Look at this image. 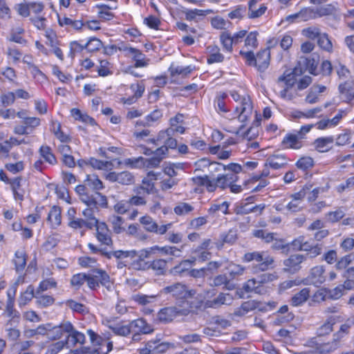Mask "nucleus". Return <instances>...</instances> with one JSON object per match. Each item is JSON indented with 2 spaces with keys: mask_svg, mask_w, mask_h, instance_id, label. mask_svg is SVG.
<instances>
[{
  "mask_svg": "<svg viewBox=\"0 0 354 354\" xmlns=\"http://www.w3.org/2000/svg\"><path fill=\"white\" fill-rule=\"evenodd\" d=\"M131 333H139L148 334L151 333L153 329L151 325L148 324L144 319H138L131 322L129 324Z\"/></svg>",
  "mask_w": 354,
  "mask_h": 354,
  "instance_id": "nucleus-16",
  "label": "nucleus"
},
{
  "mask_svg": "<svg viewBox=\"0 0 354 354\" xmlns=\"http://www.w3.org/2000/svg\"><path fill=\"white\" fill-rule=\"evenodd\" d=\"M57 282L53 278H48L41 281L36 290L37 295L50 288H56Z\"/></svg>",
  "mask_w": 354,
  "mask_h": 354,
  "instance_id": "nucleus-53",
  "label": "nucleus"
},
{
  "mask_svg": "<svg viewBox=\"0 0 354 354\" xmlns=\"http://www.w3.org/2000/svg\"><path fill=\"white\" fill-rule=\"evenodd\" d=\"M306 259V256L303 254H292L283 261L284 270L291 273H295L301 269V263Z\"/></svg>",
  "mask_w": 354,
  "mask_h": 354,
  "instance_id": "nucleus-13",
  "label": "nucleus"
},
{
  "mask_svg": "<svg viewBox=\"0 0 354 354\" xmlns=\"http://www.w3.org/2000/svg\"><path fill=\"white\" fill-rule=\"evenodd\" d=\"M345 216V213L342 208H338L335 211H331L325 214V219L327 222L334 223L338 222Z\"/></svg>",
  "mask_w": 354,
  "mask_h": 354,
  "instance_id": "nucleus-44",
  "label": "nucleus"
},
{
  "mask_svg": "<svg viewBox=\"0 0 354 354\" xmlns=\"http://www.w3.org/2000/svg\"><path fill=\"white\" fill-rule=\"evenodd\" d=\"M106 179L111 183L117 182L124 185H132L134 183L135 180L133 175L128 171L119 173L115 171L109 172L106 174Z\"/></svg>",
  "mask_w": 354,
  "mask_h": 354,
  "instance_id": "nucleus-12",
  "label": "nucleus"
},
{
  "mask_svg": "<svg viewBox=\"0 0 354 354\" xmlns=\"http://www.w3.org/2000/svg\"><path fill=\"white\" fill-rule=\"evenodd\" d=\"M48 326L41 324L35 329H26L24 332V335L27 338L35 337L37 335L46 336Z\"/></svg>",
  "mask_w": 354,
  "mask_h": 354,
  "instance_id": "nucleus-40",
  "label": "nucleus"
},
{
  "mask_svg": "<svg viewBox=\"0 0 354 354\" xmlns=\"http://www.w3.org/2000/svg\"><path fill=\"white\" fill-rule=\"evenodd\" d=\"M17 272L23 271L26 266L27 255L24 250H18L15 253V257L12 260Z\"/></svg>",
  "mask_w": 354,
  "mask_h": 354,
  "instance_id": "nucleus-25",
  "label": "nucleus"
},
{
  "mask_svg": "<svg viewBox=\"0 0 354 354\" xmlns=\"http://www.w3.org/2000/svg\"><path fill=\"white\" fill-rule=\"evenodd\" d=\"M339 90L344 101L350 103L354 100V83L352 81H346L339 84Z\"/></svg>",
  "mask_w": 354,
  "mask_h": 354,
  "instance_id": "nucleus-18",
  "label": "nucleus"
},
{
  "mask_svg": "<svg viewBox=\"0 0 354 354\" xmlns=\"http://www.w3.org/2000/svg\"><path fill=\"white\" fill-rule=\"evenodd\" d=\"M50 131L62 142H66L70 140L69 136L62 131L61 124L59 122L51 121Z\"/></svg>",
  "mask_w": 354,
  "mask_h": 354,
  "instance_id": "nucleus-32",
  "label": "nucleus"
},
{
  "mask_svg": "<svg viewBox=\"0 0 354 354\" xmlns=\"http://www.w3.org/2000/svg\"><path fill=\"white\" fill-rule=\"evenodd\" d=\"M59 24L60 26H63L64 25L66 26H70L73 29L79 30L82 27H84V24L81 20H73L68 17H64L62 19H59Z\"/></svg>",
  "mask_w": 354,
  "mask_h": 354,
  "instance_id": "nucleus-52",
  "label": "nucleus"
},
{
  "mask_svg": "<svg viewBox=\"0 0 354 354\" xmlns=\"http://www.w3.org/2000/svg\"><path fill=\"white\" fill-rule=\"evenodd\" d=\"M94 207L93 206H88V207L85 208L82 211V215L85 218V221L86 223H89L92 224V229L99 221L98 219L95 218L94 216Z\"/></svg>",
  "mask_w": 354,
  "mask_h": 354,
  "instance_id": "nucleus-49",
  "label": "nucleus"
},
{
  "mask_svg": "<svg viewBox=\"0 0 354 354\" xmlns=\"http://www.w3.org/2000/svg\"><path fill=\"white\" fill-rule=\"evenodd\" d=\"M314 165V160L309 156L302 157L297 160L296 166L297 168L303 170H307Z\"/></svg>",
  "mask_w": 354,
  "mask_h": 354,
  "instance_id": "nucleus-63",
  "label": "nucleus"
},
{
  "mask_svg": "<svg viewBox=\"0 0 354 354\" xmlns=\"http://www.w3.org/2000/svg\"><path fill=\"white\" fill-rule=\"evenodd\" d=\"M189 310L185 308H180L176 306H170L162 308L158 313L157 318L162 323H169L180 316H187Z\"/></svg>",
  "mask_w": 354,
  "mask_h": 354,
  "instance_id": "nucleus-6",
  "label": "nucleus"
},
{
  "mask_svg": "<svg viewBox=\"0 0 354 354\" xmlns=\"http://www.w3.org/2000/svg\"><path fill=\"white\" fill-rule=\"evenodd\" d=\"M296 82L297 77L292 75L289 70L285 71L283 73L277 78V82L278 84L284 82L286 84V87L280 92V96L282 98L288 100L291 99L290 96H288V92L290 88H292L295 85Z\"/></svg>",
  "mask_w": 354,
  "mask_h": 354,
  "instance_id": "nucleus-11",
  "label": "nucleus"
},
{
  "mask_svg": "<svg viewBox=\"0 0 354 354\" xmlns=\"http://www.w3.org/2000/svg\"><path fill=\"white\" fill-rule=\"evenodd\" d=\"M133 300L138 304L145 306L155 300L156 295H146L142 294H136L133 296Z\"/></svg>",
  "mask_w": 354,
  "mask_h": 354,
  "instance_id": "nucleus-59",
  "label": "nucleus"
},
{
  "mask_svg": "<svg viewBox=\"0 0 354 354\" xmlns=\"http://www.w3.org/2000/svg\"><path fill=\"white\" fill-rule=\"evenodd\" d=\"M259 0H250L249 2V12L248 17L250 19H254L263 15L267 8L264 5H261L259 8H256V4Z\"/></svg>",
  "mask_w": 354,
  "mask_h": 354,
  "instance_id": "nucleus-31",
  "label": "nucleus"
},
{
  "mask_svg": "<svg viewBox=\"0 0 354 354\" xmlns=\"http://www.w3.org/2000/svg\"><path fill=\"white\" fill-rule=\"evenodd\" d=\"M231 96L235 101L241 100V105L236 107V111L239 112V120L243 122L252 114V106L249 97H241V95L235 91L230 92Z\"/></svg>",
  "mask_w": 354,
  "mask_h": 354,
  "instance_id": "nucleus-5",
  "label": "nucleus"
},
{
  "mask_svg": "<svg viewBox=\"0 0 354 354\" xmlns=\"http://www.w3.org/2000/svg\"><path fill=\"white\" fill-rule=\"evenodd\" d=\"M40 155L44 160L51 165L57 162L56 158L51 151V149L48 146H41L39 149Z\"/></svg>",
  "mask_w": 354,
  "mask_h": 354,
  "instance_id": "nucleus-51",
  "label": "nucleus"
},
{
  "mask_svg": "<svg viewBox=\"0 0 354 354\" xmlns=\"http://www.w3.org/2000/svg\"><path fill=\"white\" fill-rule=\"evenodd\" d=\"M158 179V174L153 171L148 172L147 176L143 178L140 186L135 189L137 194H151L156 192L154 181Z\"/></svg>",
  "mask_w": 354,
  "mask_h": 354,
  "instance_id": "nucleus-9",
  "label": "nucleus"
},
{
  "mask_svg": "<svg viewBox=\"0 0 354 354\" xmlns=\"http://www.w3.org/2000/svg\"><path fill=\"white\" fill-rule=\"evenodd\" d=\"M110 222L114 232L116 234H120L124 230V228L122 227L124 219L121 216H113L110 218Z\"/></svg>",
  "mask_w": 354,
  "mask_h": 354,
  "instance_id": "nucleus-60",
  "label": "nucleus"
},
{
  "mask_svg": "<svg viewBox=\"0 0 354 354\" xmlns=\"http://www.w3.org/2000/svg\"><path fill=\"white\" fill-rule=\"evenodd\" d=\"M139 221L146 231L154 233L157 223L151 216L147 215L142 216Z\"/></svg>",
  "mask_w": 354,
  "mask_h": 354,
  "instance_id": "nucleus-43",
  "label": "nucleus"
},
{
  "mask_svg": "<svg viewBox=\"0 0 354 354\" xmlns=\"http://www.w3.org/2000/svg\"><path fill=\"white\" fill-rule=\"evenodd\" d=\"M161 292L164 295H169L176 299L193 298L196 294L195 290L189 289L185 284L180 282H176L165 287Z\"/></svg>",
  "mask_w": 354,
  "mask_h": 354,
  "instance_id": "nucleus-3",
  "label": "nucleus"
},
{
  "mask_svg": "<svg viewBox=\"0 0 354 354\" xmlns=\"http://www.w3.org/2000/svg\"><path fill=\"white\" fill-rule=\"evenodd\" d=\"M242 260L245 263L256 261L257 264L253 267L255 272H263L272 267L274 262V257L266 251H254L245 253Z\"/></svg>",
  "mask_w": 354,
  "mask_h": 354,
  "instance_id": "nucleus-1",
  "label": "nucleus"
},
{
  "mask_svg": "<svg viewBox=\"0 0 354 354\" xmlns=\"http://www.w3.org/2000/svg\"><path fill=\"white\" fill-rule=\"evenodd\" d=\"M288 165V160L285 156L274 155L269 157L266 162V167L269 166L273 169H279Z\"/></svg>",
  "mask_w": 354,
  "mask_h": 354,
  "instance_id": "nucleus-21",
  "label": "nucleus"
},
{
  "mask_svg": "<svg viewBox=\"0 0 354 354\" xmlns=\"http://www.w3.org/2000/svg\"><path fill=\"white\" fill-rule=\"evenodd\" d=\"M192 181L194 185L205 186L208 192H212L215 190L214 181L210 180L207 176L193 177Z\"/></svg>",
  "mask_w": 354,
  "mask_h": 354,
  "instance_id": "nucleus-30",
  "label": "nucleus"
},
{
  "mask_svg": "<svg viewBox=\"0 0 354 354\" xmlns=\"http://www.w3.org/2000/svg\"><path fill=\"white\" fill-rule=\"evenodd\" d=\"M67 339L64 342L66 346H75L77 344H83L85 341V336L83 333L78 332L74 329H73L70 332H67Z\"/></svg>",
  "mask_w": 354,
  "mask_h": 354,
  "instance_id": "nucleus-22",
  "label": "nucleus"
},
{
  "mask_svg": "<svg viewBox=\"0 0 354 354\" xmlns=\"http://www.w3.org/2000/svg\"><path fill=\"white\" fill-rule=\"evenodd\" d=\"M333 141V137L319 138L314 141L313 145L319 152H326L329 149L328 145Z\"/></svg>",
  "mask_w": 354,
  "mask_h": 354,
  "instance_id": "nucleus-36",
  "label": "nucleus"
},
{
  "mask_svg": "<svg viewBox=\"0 0 354 354\" xmlns=\"http://www.w3.org/2000/svg\"><path fill=\"white\" fill-rule=\"evenodd\" d=\"M36 303L37 305L41 307H47L51 306L55 302V299L50 296L47 295H35Z\"/></svg>",
  "mask_w": 354,
  "mask_h": 354,
  "instance_id": "nucleus-56",
  "label": "nucleus"
},
{
  "mask_svg": "<svg viewBox=\"0 0 354 354\" xmlns=\"http://www.w3.org/2000/svg\"><path fill=\"white\" fill-rule=\"evenodd\" d=\"M233 297L229 293H220L212 301V306L230 305L233 301Z\"/></svg>",
  "mask_w": 354,
  "mask_h": 354,
  "instance_id": "nucleus-45",
  "label": "nucleus"
},
{
  "mask_svg": "<svg viewBox=\"0 0 354 354\" xmlns=\"http://www.w3.org/2000/svg\"><path fill=\"white\" fill-rule=\"evenodd\" d=\"M318 46L324 50L331 52L333 50V44L326 33H322L317 39Z\"/></svg>",
  "mask_w": 354,
  "mask_h": 354,
  "instance_id": "nucleus-48",
  "label": "nucleus"
},
{
  "mask_svg": "<svg viewBox=\"0 0 354 354\" xmlns=\"http://www.w3.org/2000/svg\"><path fill=\"white\" fill-rule=\"evenodd\" d=\"M257 301L256 300H249L244 301L239 308L234 310V314L236 316L242 317L245 315L249 312L257 309Z\"/></svg>",
  "mask_w": 354,
  "mask_h": 354,
  "instance_id": "nucleus-27",
  "label": "nucleus"
},
{
  "mask_svg": "<svg viewBox=\"0 0 354 354\" xmlns=\"http://www.w3.org/2000/svg\"><path fill=\"white\" fill-rule=\"evenodd\" d=\"M153 342L154 353H163L170 348H174V345L169 342H160L159 339L151 340Z\"/></svg>",
  "mask_w": 354,
  "mask_h": 354,
  "instance_id": "nucleus-57",
  "label": "nucleus"
},
{
  "mask_svg": "<svg viewBox=\"0 0 354 354\" xmlns=\"http://www.w3.org/2000/svg\"><path fill=\"white\" fill-rule=\"evenodd\" d=\"M310 297V289L304 288L295 294L291 299L290 304L292 306H299L304 304Z\"/></svg>",
  "mask_w": 354,
  "mask_h": 354,
  "instance_id": "nucleus-24",
  "label": "nucleus"
},
{
  "mask_svg": "<svg viewBox=\"0 0 354 354\" xmlns=\"http://www.w3.org/2000/svg\"><path fill=\"white\" fill-rule=\"evenodd\" d=\"M34 288L32 286H28L26 291L20 295L18 301L19 306L24 307L27 305L33 297L35 298Z\"/></svg>",
  "mask_w": 354,
  "mask_h": 354,
  "instance_id": "nucleus-37",
  "label": "nucleus"
},
{
  "mask_svg": "<svg viewBox=\"0 0 354 354\" xmlns=\"http://www.w3.org/2000/svg\"><path fill=\"white\" fill-rule=\"evenodd\" d=\"M209 55L207 58L208 64L222 62L224 59L223 55L220 53L219 48L216 46H209L207 48Z\"/></svg>",
  "mask_w": 354,
  "mask_h": 354,
  "instance_id": "nucleus-38",
  "label": "nucleus"
},
{
  "mask_svg": "<svg viewBox=\"0 0 354 354\" xmlns=\"http://www.w3.org/2000/svg\"><path fill=\"white\" fill-rule=\"evenodd\" d=\"M252 234L254 237L263 240L266 243H270L274 240V234L263 230H254Z\"/></svg>",
  "mask_w": 354,
  "mask_h": 354,
  "instance_id": "nucleus-54",
  "label": "nucleus"
},
{
  "mask_svg": "<svg viewBox=\"0 0 354 354\" xmlns=\"http://www.w3.org/2000/svg\"><path fill=\"white\" fill-rule=\"evenodd\" d=\"M317 63L314 58H308L304 56L299 57L297 66L290 72L296 77L301 76L308 71L311 74H315Z\"/></svg>",
  "mask_w": 354,
  "mask_h": 354,
  "instance_id": "nucleus-7",
  "label": "nucleus"
},
{
  "mask_svg": "<svg viewBox=\"0 0 354 354\" xmlns=\"http://www.w3.org/2000/svg\"><path fill=\"white\" fill-rule=\"evenodd\" d=\"M120 51L124 53L126 57H131L135 61L134 67H145L148 65V61L145 55L138 49L127 46H122L118 48Z\"/></svg>",
  "mask_w": 354,
  "mask_h": 354,
  "instance_id": "nucleus-8",
  "label": "nucleus"
},
{
  "mask_svg": "<svg viewBox=\"0 0 354 354\" xmlns=\"http://www.w3.org/2000/svg\"><path fill=\"white\" fill-rule=\"evenodd\" d=\"M20 319L17 322H12V319H8L5 324V330L7 333V338L12 342H16L19 339L21 332L17 326L19 324Z\"/></svg>",
  "mask_w": 354,
  "mask_h": 354,
  "instance_id": "nucleus-17",
  "label": "nucleus"
},
{
  "mask_svg": "<svg viewBox=\"0 0 354 354\" xmlns=\"http://www.w3.org/2000/svg\"><path fill=\"white\" fill-rule=\"evenodd\" d=\"M47 220L52 227L59 226L62 222L61 209L57 206H53L48 214Z\"/></svg>",
  "mask_w": 354,
  "mask_h": 354,
  "instance_id": "nucleus-29",
  "label": "nucleus"
},
{
  "mask_svg": "<svg viewBox=\"0 0 354 354\" xmlns=\"http://www.w3.org/2000/svg\"><path fill=\"white\" fill-rule=\"evenodd\" d=\"M230 280L225 274H219L216 276L211 283L212 286H221L225 285V288L227 290L234 289V286L230 284Z\"/></svg>",
  "mask_w": 354,
  "mask_h": 354,
  "instance_id": "nucleus-46",
  "label": "nucleus"
},
{
  "mask_svg": "<svg viewBox=\"0 0 354 354\" xmlns=\"http://www.w3.org/2000/svg\"><path fill=\"white\" fill-rule=\"evenodd\" d=\"M96 230V238L102 244L110 245L113 241L111 239V232L107 225L104 222H97L94 226Z\"/></svg>",
  "mask_w": 354,
  "mask_h": 354,
  "instance_id": "nucleus-15",
  "label": "nucleus"
},
{
  "mask_svg": "<svg viewBox=\"0 0 354 354\" xmlns=\"http://www.w3.org/2000/svg\"><path fill=\"white\" fill-rule=\"evenodd\" d=\"M220 37L223 48L226 50L231 52L232 50V45L234 43V39L228 32H223Z\"/></svg>",
  "mask_w": 354,
  "mask_h": 354,
  "instance_id": "nucleus-62",
  "label": "nucleus"
},
{
  "mask_svg": "<svg viewBox=\"0 0 354 354\" xmlns=\"http://www.w3.org/2000/svg\"><path fill=\"white\" fill-rule=\"evenodd\" d=\"M335 7L331 4H328L317 8H313L315 19L331 15L335 12Z\"/></svg>",
  "mask_w": 354,
  "mask_h": 354,
  "instance_id": "nucleus-47",
  "label": "nucleus"
},
{
  "mask_svg": "<svg viewBox=\"0 0 354 354\" xmlns=\"http://www.w3.org/2000/svg\"><path fill=\"white\" fill-rule=\"evenodd\" d=\"M15 299H7L5 312L9 319H12V322H17V319H20L19 313L15 308Z\"/></svg>",
  "mask_w": 354,
  "mask_h": 354,
  "instance_id": "nucleus-33",
  "label": "nucleus"
},
{
  "mask_svg": "<svg viewBox=\"0 0 354 354\" xmlns=\"http://www.w3.org/2000/svg\"><path fill=\"white\" fill-rule=\"evenodd\" d=\"M340 346L341 343L333 336V339L330 342L320 343V346L318 347V353L327 354L333 353L339 348Z\"/></svg>",
  "mask_w": 354,
  "mask_h": 354,
  "instance_id": "nucleus-26",
  "label": "nucleus"
},
{
  "mask_svg": "<svg viewBox=\"0 0 354 354\" xmlns=\"http://www.w3.org/2000/svg\"><path fill=\"white\" fill-rule=\"evenodd\" d=\"M86 282L88 286L92 290L97 288L100 283L106 287L108 289L110 288L111 286L109 274L101 269L93 270L91 273L88 274Z\"/></svg>",
  "mask_w": 354,
  "mask_h": 354,
  "instance_id": "nucleus-4",
  "label": "nucleus"
},
{
  "mask_svg": "<svg viewBox=\"0 0 354 354\" xmlns=\"http://www.w3.org/2000/svg\"><path fill=\"white\" fill-rule=\"evenodd\" d=\"M353 324L354 319H348L345 324L341 325L339 330L333 336L341 343L345 335L349 333V330Z\"/></svg>",
  "mask_w": 354,
  "mask_h": 354,
  "instance_id": "nucleus-39",
  "label": "nucleus"
},
{
  "mask_svg": "<svg viewBox=\"0 0 354 354\" xmlns=\"http://www.w3.org/2000/svg\"><path fill=\"white\" fill-rule=\"evenodd\" d=\"M194 210V207L187 203H179L174 209L176 214L186 215Z\"/></svg>",
  "mask_w": 354,
  "mask_h": 354,
  "instance_id": "nucleus-58",
  "label": "nucleus"
},
{
  "mask_svg": "<svg viewBox=\"0 0 354 354\" xmlns=\"http://www.w3.org/2000/svg\"><path fill=\"white\" fill-rule=\"evenodd\" d=\"M302 35L310 39H319V37L322 34L320 31V29L316 26H310L306 28H304L301 31Z\"/></svg>",
  "mask_w": 354,
  "mask_h": 354,
  "instance_id": "nucleus-55",
  "label": "nucleus"
},
{
  "mask_svg": "<svg viewBox=\"0 0 354 354\" xmlns=\"http://www.w3.org/2000/svg\"><path fill=\"white\" fill-rule=\"evenodd\" d=\"M177 146V141L172 136H169L167 140L164 141V145L160 146L156 150L157 155H165L168 151V149H175Z\"/></svg>",
  "mask_w": 354,
  "mask_h": 354,
  "instance_id": "nucleus-41",
  "label": "nucleus"
},
{
  "mask_svg": "<svg viewBox=\"0 0 354 354\" xmlns=\"http://www.w3.org/2000/svg\"><path fill=\"white\" fill-rule=\"evenodd\" d=\"M104 257L108 259L115 257L117 260H121L130 268V263L133 259L136 258V253L135 250H115L110 253H103Z\"/></svg>",
  "mask_w": 354,
  "mask_h": 354,
  "instance_id": "nucleus-14",
  "label": "nucleus"
},
{
  "mask_svg": "<svg viewBox=\"0 0 354 354\" xmlns=\"http://www.w3.org/2000/svg\"><path fill=\"white\" fill-rule=\"evenodd\" d=\"M255 65L259 71L263 72L270 64V50L264 49L259 52L255 57Z\"/></svg>",
  "mask_w": 354,
  "mask_h": 354,
  "instance_id": "nucleus-19",
  "label": "nucleus"
},
{
  "mask_svg": "<svg viewBox=\"0 0 354 354\" xmlns=\"http://www.w3.org/2000/svg\"><path fill=\"white\" fill-rule=\"evenodd\" d=\"M335 320L333 317L328 318L321 326L317 329V337H322L330 334L333 330Z\"/></svg>",
  "mask_w": 354,
  "mask_h": 354,
  "instance_id": "nucleus-35",
  "label": "nucleus"
},
{
  "mask_svg": "<svg viewBox=\"0 0 354 354\" xmlns=\"http://www.w3.org/2000/svg\"><path fill=\"white\" fill-rule=\"evenodd\" d=\"M111 330L117 335L127 336L131 333L129 324L122 325L120 324L110 326Z\"/></svg>",
  "mask_w": 354,
  "mask_h": 354,
  "instance_id": "nucleus-61",
  "label": "nucleus"
},
{
  "mask_svg": "<svg viewBox=\"0 0 354 354\" xmlns=\"http://www.w3.org/2000/svg\"><path fill=\"white\" fill-rule=\"evenodd\" d=\"M48 326L46 336L50 339H59L67 332L71 331L73 325L69 322H64L59 326H53L51 324H46Z\"/></svg>",
  "mask_w": 354,
  "mask_h": 354,
  "instance_id": "nucleus-10",
  "label": "nucleus"
},
{
  "mask_svg": "<svg viewBox=\"0 0 354 354\" xmlns=\"http://www.w3.org/2000/svg\"><path fill=\"white\" fill-rule=\"evenodd\" d=\"M212 12V11L211 10H203L198 9L187 10L184 11L185 19L188 21L196 20L197 17H204Z\"/></svg>",
  "mask_w": 354,
  "mask_h": 354,
  "instance_id": "nucleus-42",
  "label": "nucleus"
},
{
  "mask_svg": "<svg viewBox=\"0 0 354 354\" xmlns=\"http://www.w3.org/2000/svg\"><path fill=\"white\" fill-rule=\"evenodd\" d=\"M165 155H157L156 151H154V156L151 158H144L142 167L147 168L158 167L164 158Z\"/></svg>",
  "mask_w": 354,
  "mask_h": 354,
  "instance_id": "nucleus-50",
  "label": "nucleus"
},
{
  "mask_svg": "<svg viewBox=\"0 0 354 354\" xmlns=\"http://www.w3.org/2000/svg\"><path fill=\"white\" fill-rule=\"evenodd\" d=\"M84 183L87 187L93 190L98 191L104 188L102 182L96 174H88L84 180Z\"/></svg>",
  "mask_w": 354,
  "mask_h": 354,
  "instance_id": "nucleus-34",
  "label": "nucleus"
},
{
  "mask_svg": "<svg viewBox=\"0 0 354 354\" xmlns=\"http://www.w3.org/2000/svg\"><path fill=\"white\" fill-rule=\"evenodd\" d=\"M324 272L323 266H317L310 270L308 278L314 285H320L325 281Z\"/></svg>",
  "mask_w": 354,
  "mask_h": 354,
  "instance_id": "nucleus-20",
  "label": "nucleus"
},
{
  "mask_svg": "<svg viewBox=\"0 0 354 354\" xmlns=\"http://www.w3.org/2000/svg\"><path fill=\"white\" fill-rule=\"evenodd\" d=\"M102 46L101 40L96 37L91 38L87 43L84 44V47L89 52H94L100 50Z\"/></svg>",
  "mask_w": 354,
  "mask_h": 354,
  "instance_id": "nucleus-64",
  "label": "nucleus"
},
{
  "mask_svg": "<svg viewBox=\"0 0 354 354\" xmlns=\"http://www.w3.org/2000/svg\"><path fill=\"white\" fill-rule=\"evenodd\" d=\"M283 147L286 149H299L302 147L301 140L296 134H287L281 142Z\"/></svg>",
  "mask_w": 354,
  "mask_h": 354,
  "instance_id": "nucleus-23",
  "label": "nucleus"
},
{
  "mask_svg": "<svg viewBox=\"0 0 354 354\" xmlns=\"http://www.w3.org/2000/svg\"><path fill=\"white\" fill-rule=\"evenodd\" d=\"M86 185H79L75 187V192L78 194L80 201L87 206H93L95 209L98 207H106L107 198L98 192L93 194L87 192Z\"/></svg>",
  "mask_w": 354,
  "mask_h": 354,
  "instance_id": "nucleus-2",
  "label": "nucleus"
},
{
  "mask_svg": "<svg viewBox=\"0 0 354 354\" xmlns=\"http://www.w3.org/2000/svg\"><path fill=\"white\" fill-rule=\"evenodd\" d=\"M167 261L162 259H156L149 262V269L151 268L158 275H164L166 273Z\"/></svg>",
  "mask_w": 354,
  "mask_h": 354,
  "instance_id": "nucleus-28",
  "label": "nucleus"
}]
</instances>
